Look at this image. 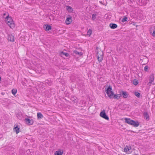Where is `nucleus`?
Here are the masks:
<instances>
[{"label":"nucleus","mask_w":155,"mask_h":155,"mask_svg":"<svg viewBox=\"0 0 155 155\" xmlns=\"http://www.w3.org/2000/svg\"><path fill=\"white\" fill-rule=\"evenodd\" d=\"M74 53L76 55L79 56H81L83 54V53L82 52H79L78 51L75 50L73 51Z\"/></svg>","instance_id":"dca6fc26"},{"label":"nucleus","mask_w":155,"mask_h":155,"mask_svg":"<svg viewBox=\"0 0 155 155\" xmlns=\"http://www.w3.org/2000/svg\"><path fill=\"white\" fill-rule=\"evenodd\" d=\"M143 116L147 120L149 119V116L148 113L147 112H144L143 114Z\"/></svg>","instance_id":"2eb2a0df"},{"label":"nucleus","mask_w":155,"mask_h":155,"mask_svg":"<svg viewBox=\"0 0 155 155\" xmlns=\"http://www.w3.org/2000/svg\"><path fill=\"white\" fill-rule=\"evenodd\" d=\"M135 95L137 97L139 98L140 96V94L138 91H136L134 92Z\"/></svg>","instance_id":"4be33fe9"},{"label":"nucleus","mask_w":155,"mask_h":155,"mask_svg":"<svg viewBox=\"0 0 155 155\" xmlns=\"http://www.w3.org/2000/svg\"><path fill=\"white\" fill-rule=\"evenodd\" d=\"M130 149V148H129L128 147H125L124 149V151L125 152H128L129 150Z\"/></svg>","instance_id":"393cba45"},{"label":"nucleus","mask_w":155,"mask_h":155,"mask_svg":"<svg viewBox=\"0 0 155 155\" xmlns=\"http://www.w3.org/2000/svg\"><path fill=\"white\" fill-rule=\"evenodd\" d=\"M71 17L67 18L65 20V23L67 25H69L71 24L72 21Z\"/></svg>","instance_id":"1a4fd4ad"},{"label":"nucleus","mask_w":155,"mask_h":155,"mask_svg":"<svg viewBox=\"0 0 155 155\" xmlns=\"http://www.w3.org/2000/svg\"><path fill=\"white\" fill-rule=\"evenodd\" d=\"M154 75L153 74H151L150 76L149 82L148 83V84H151L152 82L153 81H154Z\"/></svg>","instance_id":"ddd939ff"},{"label":"nucleus","mask_w":155,"mask_h":155,"mask_svg":"<svg viewBox=\"0 0 155 155\" xmlns=\"http://www.w3.org/2000/svg\"><path fill=\"white\" fill-rule=\"evenodd\" d=\"M127 20V17L125 16L124 17V18H123L121 20V21L122 22H124L125 21H126Z\"/></svg>","instance_id":"5701e85b"},{"label":"nucleus","mask_w":155,"mask_h":155,"mask_svg":"<svg viewBox=\"0 0 155 155\" xmlns=\"http://www.w3.org/2000/svg\"><path fill=\"white\" fill-rule=\"evenodd\" d=\"M112 89V87L110 86H109L107 89L106 88H105L106 93L110 99L114 98L117 100L119 99L121 96V94H114V92L111 91Z\"/></svg>","instance_id":"f257e3e1"},{"label":"nucleus","mask_w":155,"mask_h":155,"mask_svg":"<svg viewBox=\"0 0 155 155\" xmlns=\"http://www.w3.org/2000/svg\"><path fill=\"white\" fill-rule=\"evenodd\" d=\"M92 33V31L91 29H89L87 31V34L89 36H90L91 35Z\"/></svg>","instance_id":"a878e982"},{"label":"nucleus","mask_w":155,"mask_h":155,"mask_svg":"<svg viewBox=\"0 0 155 155\" xmlns=\"http://www.w3.org/2000/svg\"><path fill=\"white\" fill-rule=\"evenodd\" d=\"M125 122L129 124L132 125L133 120L129 118H125L124 119Z\"/></svg>","instance_id":"6e6552de"},{"label":"nucleus","mask_w":155,"mask_h":155,"mask_svg":"<svg viewBox=\"0 0 155 155\" xmlns=\"http://www.w3.org/2000/svg\"><path fill=\"white\" fill-rule=\"evenodd\" d=\"M71 99L72 101L74 102V103H77L78 101L77 98L76 96H71Z\"/></svg>","instance_id":"9d476101"},{"label":"nucleus","mask_w":155,"mask_h":155,"mask_svg":"<svg viewBox=\"0 0 155 155\" xmlns=\"http://www.w3.org/2000/svg\"><path fill=\"white\" fill-rule=\"evenodd\" d=\"M139 123L137 121H135L133 120L131 125L134 126V127H137L138 126Z\"/></svg>","instance_id":"f8f14e48"},{"label":"nucleus","mask_w":155,"mask_h":155,"mask_svg":"<svg viewBox=\"0 0 155 155\" xmlns=\"http://www.w3.org/2000/svg\"><path fill=\"white\" fill-rule=\"evenodd\" d=\"M60 54L61 55H65L66 57H69V54L67 52H64L63 51L61 52L60 53Z\"/></svg>","instance_id":"6ab92c4d"},{"label":"nucleus","mask_w":155,"mask_h":155,"mask_svg":"<svg viewBox=\"0 0 155 155\" xmlns=\"http://www.w3.org/2000/svg\"><path fill=\"white\" fill-rule=\"evenodd\" d=\"M63 154V151H61L60 150L56 151L54 153V155H62Z\"/></svg>","instance_id":"a211bd4d"},{"label":"nucleus","mask_w":155,"mask_h":155,"mask_svg":"<svg viewBox=\"0 0 155 155\" xmlns=\"http://www.w3.org/2000/svg\"><path fill=\"white\" fill-rule=\"evenodd\" d=\"M6 15V13H4L3 14V15L4 16V15Z\"/></svg>","instance_id":"2f4dec72"},{"label":"nucleus","mask_w":155,"mask_h":155,"mask_svg":"<svg viewBox=\"0 0 155 155\" xmlns=\"http://www.w3.org/2000/svg\"><path fill=\"white\" fill-rule=\"evenodd\" d=\"M8 40L11 42H14V36L12 35H9L8 37Z\"/></svg>","instance_id":"4468645a"},{"label":"nucleus","mask_w":155,"mask_h":155,"mask_svg":"<svg viewBox=\"0 0 155 155\" xmlns=\"http://www.w3.org/2000/svg\"><path fill=\"white\" fill-rule=\"evenodd\" d=\"M17 92V90L16 89H13L12 90V93L15 95L16 94Z\"/></svg>","instance_id":"b1692460"},{"label":"nucleus","mask_w":155,"mask_h":155,"mask_svg":"<svg viewBox=\"0 0 155 155\" xmlns=\"http://www.w3.org/2000/svg\"><path fill=\"white\" fill-rule=\"evenodd\" d=\"M5 19H6V21L7 22V23L11 28H13L15 27V23L12 18L11 17H9V15L6 17Z\"/></svg>","instance_id":"f03ea898"},{"label":"nucleus","mask_w":155,"mask_h":155,"mask_svg":"<svg viewBox=\"0 0 155 155\" xmlns=\"http://www.w3.org/2000/svg\"><path fill=\"white\" fill-rule=\"evenodd\" d=\"M1 94L2 95H4V93H3V92H2L1 93Z\"/></svg>","instance_id":"7c9ffc66"},{"label":"nucleus","mask_w":155,"mask_h":155,"mask_svg":"<svg viewBox=\"0 0 155 155\" xmlns=\"http://www.w3.org/2000/svg\"><path fill=\"white\" fill-rule=\"evenodd\" d=\"M109 27L111 29H115L117 27V25L116 24L114 23H110L109 24Z\"/></svg>","instance_id":"9b49d317"},{"label":"nucleus","mask_w":155,"mask_h":155,"mask_svg":"<svg viewBox=\"0 0 155 155\" xmlns=\"http://www.w3.org/2000/svg\"><path fill=\"white\" fill-rule=\"evenodd\" d=\"M14 131H15L17 134H18L19 132V128L18 127V126L17 125L16 127L14 128Z\"/></svg>","instance_id":"f3484780"},{"label":"nucleus","mask_w":155,"mask_h":155,"mask_svg":"<svg viewBox=\"0 0 155 155\" xmlns=\"http://www.w3.org/2000/svg\"><path fill=\"white\" fill-rule=\"evenodd\" d=\"M66 7H67V10L69 12H72L73 10L71 6H67Z\"/></svg>","instance_id":"aec40b11"},{"label":"nucleus","mask_w":155,"mask_h":155,"mask_svg":"<svg viewBox=\"0 0 155 155\" xmlns=\"http://www.w3.org/2000/svg\"><path fill=\"white\" fill-rule=\"evenodd\" d=\"M121 96H123V97L124 98H127L128 97L129 95L128 93L126 91H122L120 92V94Z\"/></svg>","instance_id":"423d86ee"},{"label":"nucleus","mask_w":155,"mask_h":155,"mask_svg":"<svg viewBox=\"0 0 155 155\" xmlns=\"http://www.w3.org/2000/svg\"><path fill=\"white\" fill-rule=\"evenodd\" d=\"M30 117H28L25 118V122L29 125H32L34 123L33 120L31 119H30Z\"/></svg>","instance_id":"20e7f679"},{"label":"nucleus","mask_w":155,"mask_h":155,"mask_svg":"<svg viewBox=\"0 0 155 155\" xmlns=\"http://www.w3.org/2000/svg\"><path fill=\"white\" fill-rule=\"evenodd\" d=\"M37 116L38 119H41L43 117V115L40 112L37 113Z\"/></svg>","instance_id":"412c9836"},{"label":"nucleus","mask_w":155,"mask_h":155,"mask_svg":"<svg viewBox=\"0 0 155 155\" xmlns=\"http://www.w3.org/2000/svg\"><path fill=\"white\" fill-rule=\"evenodd\" d=\"M153 36H155V28H154V30L153 31Z\"/></svg>","instance_id":"c756f323"},{"label":"nucleus","mask_w":155,"mask_h":155,"mask_svg":"<svg viewBox=\"0 0 155 155\" xmlns=\"http://www.w3.org/2000/svg\"><path fill=\"white\" fill-rule=\"evenodd\" d=\"M97 16V14H92V19L93 20H94L96 19V17Z\"/></svg>","instance_id":"cd10ccee"},{"label":"nucleus","mask_w":155,"mask_h":155,"mask_svg":"<svg viewBox=\"0 0 155 155\" xmlns=\"http://www.w3.org/2000/svg\"><path fill=\"white\" fill-rule=\"evenodd\" d=\"M100 116L101 117L106 120H109V118L108 116L106 115L105 113V111L104 110L100 112Z\"/></svg>","instance_id":"7ed1b4c3"},{"label":"nucleus","mask_w":155,"mask_h":155,"mask_svg":"<svg viewBox=\"0 0 155 155\" xmlns=\"http://www.w3.org/2000/svg\"><path fill=\"white\" fill-rule=\"evenodd\" d=\"M133 84L135 85H136L138 83V82L137 80L136 79H135L133 81Z\"/></svg>","instance_id":"bb28decb"},{"label":"nucleus","mask_w":155,"mask_h":155,"mask_svg":"<svg viewBox=\"0 0 155 155\" xmlns=\"http://www.w3.org/2000/svg\"><path fill=\"white\" fill-rule=\"evenodd\" d=\"M148 67L147 66H146L144 67V70L145 71H147L148 70Z\"/></svg>","instance_id":"c85d7f7f"},{"label":"nucleus","mask_w":155,"mask_h":155,"mask_svg":"<svg viewBox=\"0 0 155 155\" xmlns=\"http://www.w3.org/2000/svg\"><path fill=\"white\" fill-rule=\"evenodd\" d=\"M100 2L102 4V2L100 1Z\"/></svg>","instance_id":"473e14b6"},{"label":"nucleus","mask_w":155,"mask_h":155,"mask_svg":"<svg viewBox=\"0 0 155 155\" xmlns=\"http://www.w3.org/2000/svg\"><path fill=\"white\" fill-rule=\"evenodd\" d=\"M48 80L46 81V82L47 83H48Z\"/></svg>","instance_id":"72a5a7b5"},{"label":"nucleus","mask_w":155,"mask_h":155,"mask_svg":"<svg viewBox=\"0 0 155 155\" xmlns=\"http://www.w3.org/2000/svg\"><path fill=\"white\" fill-rule=\"evenodd\" d=\"M43 28L45 29L46 31H48L51 29L52 27L50 25L48 24H45L43 26Z\"/></svg>","instance_id":"0eeeda50"},{"label":"nucleus","mask_w":155,"mask_h":155,"mask_svg":"<svg viewBox=\"0 0 155 155\" xmlns=\"http://www.w3.org/2000/svg\"><path fill=\"white\" fill-rule=\"evenodd\" d=\"M97 59L99 62L102 61L103 58V52H101L99 54V52L97 53Z\"/></svg>","instance_id":"39448f33"}]
</instances>
